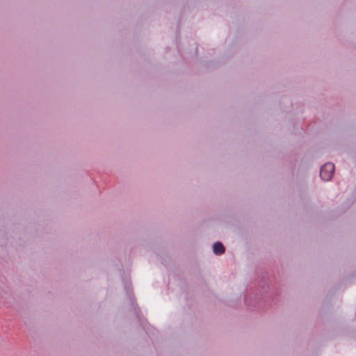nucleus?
<instances>
[{"label":"nucleus","instance_id":"f257e3e1","mask_svg":"<svg viewBox=\"0 0 356 356\" xmlns=\"http://www.w3.org/2000/svg\"><path fill=\"white\" fill-rule=\"evenodd\" d=\"M334 165L332 163H325L321 169L320 175L325 181H329L332 177Z\"/></svg>","mask_w":356,"mask_h":356},{"label":"nucleus","instance_id":"f03ea898","mask_svg":"<svg viewBox=\"0 0 356 356\" xmlns=\"http://www.w3.org/2000/svg\"><path fill=\"white\" fill-rule=\"evenodd\" d=\"M213 250L216 254H221L225 252V247L220 242H216L213 245Z\"/></svg>","mask_w":356,"mask_h":356}]
</instances>
